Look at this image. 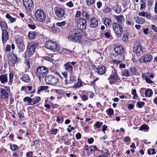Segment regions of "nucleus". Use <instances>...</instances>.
Here are the masks:
<instances>
[{"label": "nucleus", "mask_w": 157, "mask_h": 157, "mask_svg": "<svg viewBox=\"0 0 157 157\" xmlns=\"http://www.w3.org/2000/svg\"><path fill=\"white\" fill-rule=\"evenodd\" d=\"M78 30V29H75L73 30L72 31H71L69 33V35L68 37L69 40L79 43L81 41V37L79 35Z\"/></svg>", "instance_id": "1"}, {"label": "nucleus", "mask_w": 157, "mask_h": 157, "mask_svg": "<svg viewBox=\"0 0 157 157\" xmlns=\"http://www.w3.org/2000/svg\"><path fill=\"white\" fill-rule=\"evenodd\" d=\"M48 72L47 68L43 66H39L36 69V74L40 80L44 77L45 78L46 75Z\"/></svg>", "instance_id": "2"}, {"label": "nucleus", "mask_w": 157, "mask_h": 157, "mask_svg": "<svg viewBox=\"0 0 157 157\" xmlns=\"http://www.w3.org/2000/svg\"><path fill=\"white\" fill-rule=\"evenodd\" d=\"M114 50L115 53L117 54V56L119 59L121 60L125 59L124 56L123 54L124 49L121 45L119 44L116 45Z\"/></svg>", "instance_id": "3"}, {"label": "nucleus", "mask_w": 157, "mask_h": 157, "mask_svg": "<svg viewBox=\"0 0 157 157\" xmlns=\"http://www.w3.org/2000/svg\"><path fill=\"white\" fill-rule=\"evenodd\" d=\"M35 16L36 19L39 21L44 22L46 19V15L41 9H37L35 11Z\"/></svg>", "instance_id": "4"}, {"label": "nucleus", "mask_w": 157, "mask_h": 157, "mask_svg": "<svg viewBox=\"0 0 157 157\" xmlns=\"http://www.w3.org/2000/svg\"><path fill=\"white\" fill-rule=\"evenodd\" d=\"M114 33L117 36H120L123 31L122 26L117 23L114 22L112 24Z\"/></svg>", "instance_id": "5"}, {"label": "nucleus", "mask_w": 157, "mask_h": 157, "mask_svg": "<svg viewBox=\"0 0 157 157\" xmlns=\"http://www.w3.org/2000/svg\"><path fill=\"white\" fill-rule=\"evenodd\" d=\"M109 83L112 84L115 83L116 82L120 80V78L116 70H114V71H113L111 75L109 78Z\"/></svg>", "instance_id": "6"}, {"label": "nucleus", "mask_w": 157, "mask_h": 157, "mask_svg": "<svg viewBox=\"0 0 157 157\" xmlns=\"http://www.w3.org/2000/svg\"><path fill=\"white\" fill-rule=\"evenodd\" d=\"M46 82L48 84L54 85L59 82V79L56 77L52 75H49L45 78Z\"/></svg>", "instance_id": "7"}, {"label": "nucleus", "mask_w": 157, "mask_h": 157, "mask_svg": "<svg viewBox=\"0 0 157 157\" xmlns=\"http://www.w3.org/2000/svg\"><path fill=\"white\" fill-rule=\"evenodd\" d=\"M45 47L51 50H54L56 49L57 45L56 43L53 40H48L45 44Z\"/></svg>", "instance_id": "8"}, {"label": "nucleus", "mask_w": 157, "mask_h": 157, "mask_svg": "<svg viewBox=\"0 0 157 157\" xmlns=\"http://www.w3.org/2000/svg\"><path fill=\"white\" fill-rule=\"evenodd\" d=\"M23 3L26 10L29 11L33 10L34 5L32 0H23Z\"/></svg>", "instance_id": "9"}, {"label": "nucleus", "mask_w": 157, "mask_h": 157, "mask_svg": "<svg viewBox=\"0 0 157 157\" xmlns=\"http://www.w3.org/2000/svg\"><path fill=\"white\" fill-rule=\"evenodd\" d=\"M37 46V45L36 44L33 43H31L28 44L27 51L29 54V56H31L34 53Z\"/></svg>", "instance_id": "10"}, {"label": "nucleus", "mask_w": 157, "mask_h": 157, "mask_svg": "<svg viewBox=\"0 0 157 157\" xmlns=\"http://www.w3.org/2000/svg\"><path fill=\"white\" fill-rule=\"evenodd\" d=\"M55 14L59 17H64L65 15V11L63 8L56 7L54 9Z\"/></svg>", "instance_id": "11"}, {"label": "nucleus", "mask_w": 157, "mask_h": 157, "mask_svg": "<svg viewBox=\"0 0 157 157\" xmlns=\"http://www.w3.org/2000/svg\"><path fill=\"white\" fill-rule=\"evenodd\" d=\"M153 59V56L151 55L145 54L142 56L139 60L140 63H147L150 62Z\"/></svg>", "instance_id": "12"}, {"label": "nucleus", "mask_w": 157, "mask_h": 157, "mask_svg": "<svg viewBox=\"0 0 157 157\" xmlns=\"http://www.w3.org/2000/svg\"><path fill=\"white\" fill-rule=\"evenodd\" d=\"M154 76L153 75L150 73H145L142 75V78L143 79L145 80L146 82L148 84L153 83L154 82L150 79V78H153Z\"/></svg>", "instance_id": "13"}, {"label": "nucleus", "mask_w": 157, "mask_h": 157, "mask_svg": "<svg viewBox=\"0 0 157 157\" xmlns=\"http://www.w3.org/2000/svg\"><path fill=\"white\" fill-rule=\"evenodd\" d=\"M19 59H20L13 54V55H11L10 59L9 60V64L11 66H13L15 63L18 62Z\"/></svg>", "instance_id": "14"}, {"label": "nucleus", "mask_w": 157, "mask_h": 157, "mask_svg": "<svg viewBox=\"0 0 157 157\" xmlns=\"http://www.w3.org/2000/svg\"><path fill=\"white\" fill-rule=\"evenodd\" d=\"M86 22L83 19L80 18L78 21L77 26L78 28L81 29H84L86 28Z\"/></svg>", "instance_id": "15"}, {"label": "nucleus", "mask_w": 157, "mask_h": 157, "mask_svg": "<svg viewBox=\"0 0 157 157\" xmlns=\"http://www.w3.org/2000/svg\"><path fill=\"white\" fill-rule=\"evenodd\" d=\"M8 30H3L2 33V40L3 44L6 43L9 39V35Z\"/></svg>", "instance_id": "16"}, {"label": "nucleus", "mask_w": 157, "mask_h": 157, "mask_svg": "<svg viewBox=\"0 0 157 157\" xmlns=\"http://www.w3.org/2000/svg\"><path fill=\"white\" fill-rule=\"evenodd\" d=\"M98 25V21L97 18L93 17L90 19V27L91 28H95Z\"/></svg>", "instance_id": "17"}, {"label": "nucleus", "mask_w": 157, "mask_h": 157, "mask_svg": "<svg viewBox=\"0 0 157 157\" xmlns=\"http://www.w3.org/2000/svg\"><path fill=\"white\" fill-rule=\"evenodd\" d=\"M64 67L65 70L67 71L69 73L71 74L73 72L72 66L71 65V62H68L64 65Z\"/></svg>", "instance_id": "18"}, {"label": "nucleus", "mask_w": 157, "mask_h": 157, "mask_svg": "<svg viewBox=\"0 0 157 157\" xmlns=\"http://www.w3.org/2000/svg\"><path fill=\"white\" fill-rule=\"evenodd\" d=\"M0 92L1 94V96L2 98L7 100L8 98L9 94L6 90L5 89L1 88Z\"/></svg>", "instance_id": "19"}, {"label": "nucleus", "mask_w": 157, "mask_h": 157, "mask_svg": "<svg viewBox=\"0 0 157 157\" xmlns=\"http://www.w3.org/2000/svg\"><path fill=\"white\" fill-rule=\"evenodd\" d=\"M141 49V45L140 43H136L135 45V46L133 48V51L136 54L140 52Z\"/></svg>", "instance_id": "20"}, {"label": "nucleus", "mask_w": 157, "mask_h": 157, "mask_svg": "<svg viewBox=\"0 0 157 157\" xmlns=\"http://www.w3.org/2000/svg\"><path fill=\"white\" fill-rule=\"evenodd\" d=\"M106 69L104 66H102L100 68H96V72L99 75H102L105 73Z\"/></svg>", "instance_id": "21"}, {"label": "nucleus", "mask_w": 157, "mask_h": 157, "mask_svg": "<svg viewBox=\"0 0 157 157\" xmlns=\"http://www.w3.org/2000/svg\"><path fill=\"white\" fill-rule=\"evenodd\" d=\"M0 80L2 84H5L8 82L7 75L5 74L0 76Z\"/></svg>", "instance_id": "22"}, {"label": "nucleus", "mask_w": 157, "mask_h": 157, "mask_svg": "<svg viewBox=\"0 0 157 157\" xmlns=\"http://www.w3.org/2000/svg\"><path fill=\"white\" fill-rule=\"evenodd\" d=\"M135 20L137 23L142 24L145 21L144 18L142 17H136L135 18Z\"/></svg>", "instance_id": "23"}, {"label": "nucleus", "mask_w": 157, "mask_h": 157, "mask_svg": "<svg viewBox=\"0 0 157 157\" xmlns=\"http://www.w3.org/2000/svg\"><path fill=\"white\" fill-rule=\"evenodd\" d=\"M0 25L2 28V31L3 30L9 31L10 29L8 28L6 23L4 21H2L0 22Z\"/></svg>", "instance_id": "24"}, {"label": "nucleus", "mask_w": 157, "mask_h": 157, "mask_svg": "<svg viewBox=\"0 0 157 157\" xmlns=\"http://www.w3.org/2000/svg\"><path fill=\"white\" fill-rule=\"evenodd\" d=\"M113 9L117 13H119L121 11V7L118 4H116L114 5L112 7Z\"/></svg>", "instance_id": "25"}, {"label": "nucleus", "mask_w": 157, "mask_h": 157, "mask_svg": "<svg viewBox=\"0 0 157 157\" xmlns=\"http://www.w3.org/2000/svg\"><path fill=\"white\" fill-rule=\"evenodd\" d=\"M115 18L117 22L122 24L124 21V18L123 15H120L115 17Z\"/></svg>", "instance_id": "26"}, {"label": "nucleus", "mask_w": 157, "mask_h": 157, "mask_svg": "<svg viewBox=\"0 0 157 157\" xmlns=\"http://www.w3.org/2000/svg\"><path fill=\"white\" fill-rule=\"evenodd\" d=\"M138 15L140 16H143V17H146V18L148 19L151 18V16L148 12H140Z\"/></svg>", "instance_id": "27"}, {"label": "nucleus", "mask_w": 157, "mask_h": 157, "mask_svg": "<svg viewBox=\"0 0 157 157\" xmlns=\"http://www.w3.org/2000/svg\"><path fill=\"white\" fill-rule=\"evenodd\" d=\"M31 59H29L26 60L24 62V67L26 70H28L30 67V62H31Z\"/></svg>", "instance_id": "28"}, {"label": "nucleus", "mask_w": 157, "mask_h": 157, "mask_svg": "<svg viewBox=\"0 0 157 157\" xmlns=\"http://www.w3.org/2000/svg\"><path fill=\"white\" fill-rule=\"evenodd\" d=\"M17 44L18 49L21 51H23L25 48L23 42L22 41H19L17 43Z\"/></svg>", "instance_id": "29"}, {"label": "nucleus", "mask_w": 157, "mask_h": 157, "mask_svg": "<svg viewBox=\"0 0 157 157\" xmlns=\"http://www.w3.org/2000/svg\"><path fill=\"white\" fill-rule=\"evenodd\" d=\"M23 101L24 102H28L29 105H32V99L30 97H26L23 99Z\"/></svg>", "instance_id": "30"}, {"label": "nucleus", "mask_w": 157, "mask_h": 157, "mask_svg": "<svg viewBox=\"0 0 157 157\" xmlns=\"http://www.w3.org/2000/svg\"><path fill=\"white\" fill-rule=\"evenodd\" d=\"M145 94L146 97H150L153 94V91L151 89H148L145 91Z\"/></svg>", "instance_id": "31"}, {"label": "nucleus", "mask_w": 157, "mask_h": 157, "mask_svg": "<svg viewBox=\"0 0 157 157\" xmlns=\"http://www.w3.org/2000/svg\"><path fill=\"white\" fill-rule=\"evenodd\" d=\"M23 81L27 82H29L30 81V79L28 75L27 74L24 75L22 77Z\"/></svg>", "instance_id": "32"}, {"label": "nucleus", "mask_w": 157, "mask_h": 157, "mask_svg": "<svg viewBox=\"0 0 157 157\" xmlns=\"http://www.w3.org/2000/svg\"><path fill=\"white\" fill-rule=\"evenodd\" d=\"M111 20L107 18H105L103 21L104 24L108 27H109L111 25Z\"/></svg>", "instance_id": "33"}, {"label": "nucleus", "mask_w": 157, "mask_h": 157, "mask_svg": "<svg viewBox=\"0 0 157 157\" xmlns=\"http://www.w3.org/2000/svg\"><path fill=\"white\" fill-rule=\"evenodd\" d=\"M40 98L39 97H36L32 99V105L38 103Z\"/></svg>", "instance_id": "34"}, {"label": "nucleus", "mask_w": 157, "mask_h": 157, "mask_svg": "<svg viewBox=\"0 0 157 157\" xmlns=\"http://www.w3.org/2000/svg\"><path fill=\"white\" fill-rule=\"evenodd\" d=\"M9 77V78L8 84L9 85H11L13 82V74L12 72H11L10 73Z\"/></svg>", "instance_id": "35"}, {"label": "nucleus", "mask_w": 157, "mask_h": 157, "mask_svg": "<svg viewBox=\"0 0 157 157\" xmlns=\"http://www.w3.org/2000/svg\"><path fill=\"white\" fill-rule=\"evenodd\" d=\"M36 33L35 32H30L28 34V36L30 39H33L36 36Z\"/></svg>", "instance_id": "36"}, {"label": "nucleus", "mask_w": 157, "mask_h": 157, "mask_svg": "<svg viewBox=\"0 0 157 157\" xmlns=\"http://www.w3.org/2000/svg\"><path fill=\"white\" fill-rule=\"evenodd\" d=\"M6 17L7 19H9L11 23L13 22L16 21L15 18L12 17L9 14H7L6 15Z\"/></svg>", "instance_id": "37"}, {"label": "nucleus", "mask_w": 157, "mask_h": 157, "mask_svg": "<svg viewBox=\"0 0 157 157\" xmlns=\"http://www.w3.org/2000/svg\"><path fill=\"white\" fill-rule=\"evenodd\" d=\"M129 71L130 75H136V71L135 68H131L129 69Z\"/></svg>", "instance_id": "38"}, {"label": "nucleus", "mask_w": 157, "mask_h": 157, "mask_svg": "<svg viewBox=\"0 0 157 157\" xmlns=\"http://www.w3.org/2000/svg\"><path fill=\"white\" fill-rule=\"evenodd\" d=\"M111 11L112 9L111 8L106 6L103 10V12L105 13H109L111 12Z\"/></svg>", "instance_id": "39"}, {"label": "nucleus", "mask_w": 157, "mask_h": 157, "mask_svg": "<svg viewBox=\"0 0 157 157\" xmlns=\"http://www.w3.org/2000/svg\"><path fill=\"white\" fill-rule=\"evenodd\" d=\"M83 17L86 20H88L90 19L89 15L86 11H84L82 13Z\"/></svg>", "instance_id": "40"}, {"label": "nucleus", "mask_w": 157, "mask_h": 157, "mask_svg": "<svg viewBox=\"0 0 157 157\" xmlns=\"http://www.w3.org/2000/svg\"><path fill=\"white\" fill-rule=\"evenodd\" d=\"M48 87V86H40L39 89L37 91V93L40 94V91L42 90H47Z\"/></svg>", "instance_id": "41"}, {"label": "nucleus", "mask_w": 157, "mask_h": 157, "mask_svg": "<svg viewBox=\"0 0 157 157\" xmlns=\"http://www.w3.org/2000/svg\"><path fill=\"white\" fill-rule=\"evenodd\" d=\"M82 82L81 80L79 79H78V82L77 84L75 85H74V87L75 88H79L81 87L82 86Z\"/></svg>", "instance_id": "42"}, {"label": "nucleus", "mask_w": 157, "mask_h": 157, "mask_svg": "<svg viewBox=\"0 0 157 157\" xmlns=\"http://www.w3.org/2000/svg\"><path fill=\"white\" fill-rule=\"evenodd\" d=\"M122 74L123 76H128L130 74L129 71L125 69L122 72Z\"/></svg>", "instance_id": "43"}, {"label": "nucleus", "mask_w": 157, "mask_h": 157, "mask_svg": "<svg viewBox=\"0 0 157 157\" xmlns=\"http://www.w3.org/2000/svg\"><path fill=\"white\" fill-rule=\"evenodd\" d=\"M145 1H141L140 0V2L141 3L140 4V10H142L146 7V4Z\"/></svg>", "instance_id": "44"}, {"label": "nucleus", "mask_w": 157, "mask_h": 157, "mask_svg": "<svg viewBox=\"0 0 157 157\" xmlns=\"http://www.w3.org/2000/svg\"><path fill=\"white\" fill-rule=\"evenodd\" d=\"M128 34H127V33H125L123 36V41L124 42L127 41L128 40Z\"/></svg>", "instance_id": "45"}, {"label": "nucleus", "mask_w": 157, "mask_h": 157, "mask_svg": "<svg viewBox=\"0 0 157 157\" xmlns=\"http://www.w3.org/2000/svg\"><path fill=\"white\" fill-rule=\"evenodd\" d=\"M86 2L88 6H90L91 5L94 3L95 0H86Z\"/></svg>", "instance_id": "46"}, {"label": "nucleus", "mask_w": 157, "mask_h": 157, "mask_svg": "<svg viewBox=\"0 0 157 157\" xmlns=\"http://www.w3.org/2000/svg\"><path fill=\"white\" fill-rule=\"evenodd\" d=\"M66 24L65 21H63L60 22H58L56 23V25L59 27H61L65 25Z\"/></svg>", "instance_id": "47"}, {"label": "nucleus", "mask_w": 157, "mask_h": 157, "mask_svg": "<svg viewBox=\"0 0 157 157\" xmlns=\"http://www.w3.org/2000/svg\"><path fill=\"white\" fill-rule=\"evenodd\" d=\"M149 128V127L147 125L143 124L142 125L141 127L140 128V130H147Z\"/></svg>", "instance_id": "48"}, {"label": "nucleus", "mask_w": 157, "mask_h": 157, "mask_svg": "<svg viewBox=\"0 0 157 157\" xmlns=\"http://www.w3.org/2000/svg\"><path fill=\"white\" fill-rule=\"evenodd\" d=\"M144 104L143 101H138L137 103V105L139 108H141L144 105Z\"/></svg>", "instance_id": "49"}, {"label": "nucleus", "mask_w": 157, "mask_h": 157, "mask_svg": "<svg viewBox=\"0 0 157 157\" xmlns=\"http://www.w3.org/2000/svg\"><path fill=\"white\" fill-rule=\"evenodd\" d=\"M90 148H91L90 149V152L94 151L96 150H97L99 151H100L99 150L97 149L96 145L90 146Z\"/></svg>", "instance_id": "50"}, {"label": "nucleus", "mask_w": 157, "mask_h": 157, "mask_svg": "<svg viewBox=\"0 0 157 157\" xmlns=\"http://www.w3.org/2000/svg\"><path fill=\"white\" fill-rule=\"evenodd\" d=\"M10 148L13 151H15L17 149H18L19 148L15 144L11 145Z\"/></svg>", "instance_id": "51"}, {"label": "nucleus", "mask_w": 157, "mask_h": 157, "mask_svg": "<svg viewBox=\"0 0 157 157\" xmlns=\"http://www.w3.org/2000/svg\"><path fill=\"white\" fill-rule=\"evenodd\" d=\"M52 31L54 33H56L59 31V29L58 28L53 27L52 28Z\"/></svg>", "instance_id": "52"}, {"label": "nucleus", "mask_w": 157, "mask_h": 157, "mask_svg": "<svg viewBox=\"0 0 157 157\" xmlns=\"http://www.w3.org/2000/svg\"><path fill=\"white\" fill-rule=\"evenodd\" d=\"M63 118L62 117H60L58 116L57 117V122H60V123H62L63 121Z\"/></svg>", "instance_id": "53"}, {"label": "nucleus", "mask_w": 157, "mask_h": 157, "mask_svg": "<svg viewBox=\"0 0 157 157\" xmlns=\"http://www.w3.org/2000/svg\"><path fill=\"white\" fill-rule=\"evenodd\" d=\"M102 123H101L100 122H97L95 124V126L96 127L99 128H100L101 126Z\"/></svg>", "instance_id": "54"}, {"label": "nucleus", "mask_w": 157, "mask_h": 157, "mask_svg": "<svg viewBox=\"0 0 157 157\" xmlns=\"http://www.w3.org/2000/svg\"><path fill=\"white\" fill-rule=\"evenodd\" d=\"M75 81V78L73 77V76H70V79L69 81V83H71Z\"/></svg>", "instance_id": "55"}, {"label": "nucleus", "mask_w": 157, "mask_h": 157, "mask_svg": "<svg viewBox=\"0 0 157 157\" xmlns=\"http://www.w3.org/2000/svg\"><path fill=\"white\" fill-rule=\"evenodd\" d=\"M57 130L56 129H52L50 131L51 133L52 134L55 135L56 134Z\"/></svg>", "instance_id": "56"}, {"label": "nucleus", "mask_w": 157, "mask_h": 157, "mask_svg": "<svg viewBox=\"0 0 157 157\" xmlns=\"http://www.w3.org/2000/svg\"><path fill=\"white\" fill-rule=\"evenodd\" d=\"M81 99L83 101H85L88 99V97L86 95H83L81 97Z\"/></svg>", "instance_id": "57"}, {"label": "nucleus", "mask_w": 157, "mask_h": 157, "mask_svg": "<svg viewBox=\"0 0 157 157\" xmlns=\"http://www.w3.org/2000/svg\"><path fill=\"white\" fill-rule=\"evenodd\" d=\"M121 60L120 59V60H117L116 59H111V61L115 63H120L121 62Z\"/></svg>", "instance_id": "58"}, {"label": "nucleus", "mask_w": 157, "mask_h": 157, "mask_svg": "<svg viewBox=\"0 0 157 157\" xmlns=\"http://www.w3.org/2000/svg\"><path fill=\"white\" fill-rule=\"evenodd\" d=\"M131 140L130 138L128 136L125 137L124 139V141L125 142H128Z\"/></svg>", "instance_id": "59"}, {"label": "nucleus", "mask_w": 157, "mask_h": 157, "mask_svg": "<svg viewBox=\"0 0 157 157\" xmlns=\"http://www.w3.org/2000/svg\"><path fill=\"white\" fill-rule=\"evenodd\" d=\"M33 153L32 152H28L26 153V156L27 157H33Z\"/></svg>", "instance_id": "60"}, {"label": "nucleus", "mask_w": 157, "mask_h": 157, "mask_svg": "<svg viewBox=\"0 0 157 157\" xmlns=\"http://www.w3.org/2000/svg\"><path fill=\"white\" fill-rule=\"evenodd\" d=\"M55 90L57 93L59 94H63V91L61 89H56Z\"/></svg>", "instance_id": "61"}, {"label": "nucleus", "mask_w": 157, "mask_h": 157, "mask_svg": "<svg viewBox=\"0 0 157 157\" xmlns=\"http://www.w3.org/2000/svg\"><path fill=\"white\" fill-rule=\"evenodd\" d=\"M81 134L78 132L77 133L76 135V138L77 139H79L81 138Z\"/></svg>", "instance_id": "62"}, {"label": "nucleus", "mask_w": 157, "mask_h": 157, "mask_svg": "<svg viewBox=\"0 0 157 157\" xmlns=\"http://www.w3.org/2000/svg\"><path fill=\"white\" fill-rule=\"evenodd\" d=\"M113 110L111 108H109L108 110V113L110 115H111L113 114Z\"/></svg>", "instance_id": "63"}, {"label": "nucleus", "mask_w": 157, "mask_h": 157, "mask_svg": "<svg viewBox=\"0 0 157 157\" xmlns=\"http://www.w3.org/2000/svg\"><path fill=\"white\" fill-rule=\"evenodd\" d=\"M67 5L70 7H72L73 6V4L71 1H70L67 3Z\"/></svg>", "instance_id": "64"}]
</instances>
